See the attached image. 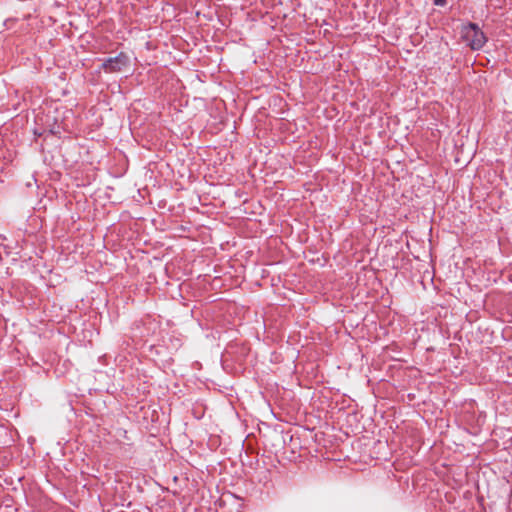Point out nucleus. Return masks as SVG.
Segmentation results:
<instances>
[{
  "label": "nucleus",
  "mask_w": 512,
  "mask_h": 512,
  "mask_svg": "<svg viewBox=\"0 0 512 512\" xmlns=\"http://www.w3.org/2000/svg\"><path fill=\"white\" fill-rule=\"evenodd\" d=\"M461 38L473 50L482 48L487 40L484 33L474 23L462 27Z\"/></svg>",
  "instance_id": "1"
},
{
  "label": "nucleus",
  "mask_w": 512,
  "mask_h": 512,
  "mask_svg": "<svg viewBox=\"0 0 512 512\" xmlns=\"http://www.w3.org/2000/svg\"><path fill=\"white\" fill-rule=\"evenodd\" d=\"M129 66L130 58L124 53L108 58L102 64L103 69L108 73L124 72Z\"/></svg>",
  "instance_id": "2"
},
{
  "label": "nucleus",
  "mask_w": 512,
  "mask_h": 512,
  "mask_svg": "<svg viewBox=\"0 0 512 512\" xmlns=\"http://www.w3.org/2000/svg\"><path fill=\"white\" fill-rule=\"evenodd\" d=\"M433 2L437 6H444L446 4V0H434Z\"/></svg>",
  "instance_id": "3"
}]
</instances>
